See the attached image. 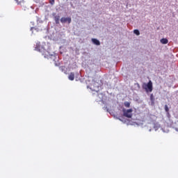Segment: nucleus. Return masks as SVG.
<instances>
[{
    "mask_svg": "<svg viewBox=\"0 0 178 178\" xmlns=\"http://www.w3.org/2000/svg\"><path fill=\"white\" fill-rule=\"evenodd\" d=\"M45 51L42 54V55L46 58L47 59H53V60H55V54H51L49 51H47L45 49H44V47L41 46L40 43L36 44V47H35V51H38V52H42V51Z\"/></svg>",
    "mask_w": 178,
    "mask_h": 178,
    "instance_id": "nucleus-1",
    "label": "nucleus"
},
{
    "mask_svg": "<svg viewBox=\"0 0 178 178\" xmlns=\"http://www.w3.org/2000/svg\"><path fill=\"white\" fill-rule=\"evenodd\" d=\"M88 88H90L91 91H95V92H98L99 91V83L98 82H95L92 81V83L87 86Z\"/></svg>",
    "mask_w": 178,
    "mask_h": 178,
    "instance_id": "nucleus-2",
    "label": "nucleus"
},
{
    "mask_svg": "<svg viewBox=\"0 0 178 178\" xmlns=\"http://www.w3.org/2000/svg\"><path fill=\"white\" fill-rule=\"evenodd\" d=\"M142 87L145 90L146 92H152L153 87L152 81H149L147 83H144Z\"/></svg>",
    "mask_w": 178,
    "mask_h": 178,
    "instance_id": "nucleus-3",
    "label": "nucleus"
},
{
    "mask_svg": "<svg viewBox=\"0 0 178 178\" xmlns=\"http://www.w3.org/2000/svg\"><path fill=\"white\" fill-rule=\"evenodd\" d=\"M122 112H123V116H124L125 118H128L129 119H131V118L133 117V109L132 108H129L127 110H126L125 108H123Z\"/></svg>",
    "mask_w": 178,
    "mask_h": 178,
    "instance_id": "nucleus-4",
    "label": "nucleus"
},
{
    "mask_svg": "<svg viewBox=\"0 0 178 178\" xmlns=\"http://www.w3.org/2000/svg\"><path fill=\"white\" fill-rule=\"evenodd\" d=\"M62 24H70L72 23V17H62L60 19Z\"/></svg>",
    "mask_w": 178,
    "mask_h": 178,
    "instance_id": "nucleus-5",
    "label": "nucleus"
},
{
    "mask_svg": "<svg viewBox=\"0 0 178 178\" xmlns=\"http://www.w3.org/2000/svg\"><path fill=\"white\" fill-rule=\"evenodd\" d=\"M51 15L53 16L55 24L57 26H59V24H60V16L59 15V14L56 15V13H53Z\"/></svg>",
    "mask_w": 178,
    "mask_h": 178,
    "instance_id": "nucleus-6",
    "label": "nucleus"
},
{
    "mask_svg": "<svg viewBox=\"0 0 178 178\" xmlns=\"http://www.w3.org/2000/svg\"><path fill=\"white\" fill-rule=\"evenodd\" d=\"M33 1L38 5V8H42L45 5V1L44 0H33Z\"/></svg>",
    "mask_w": 178,
    "mask_h": 178,
    "instance_id": "nucleus-7",
    "label": "nucleus"
},
{
    "mask_svg": "<svg viewBox=\"0 0 178 178\" xmlns=\"http://www.w3.org/2000/svg\"><path fill=\"white\" fill-rule=\"evenodd\" d=\"M49 40H52L53 41H59V35L53 33L48 36Z\"/></svg>",
    "mask_w": 178,
    "mask_h": 178,
    "instance_id": "nucleus-8",
    "label": "nucleus"
},
{
    "mask_svg": "<svg viewBox=\"0 0 178 178\" xmlns=\"http://www.w3.org/2000/svg\"><path fill=\"white\" fill-rule=\"evenodd\" d=\"M92 44H94V45H97V46L101 45V42L99 41V40L97 38H92Z\"/></svg>",
    "mask_w": 178,
    "mask_h": 178,
    "instance_id": "nucleus-9",
    "label": "nucleus"
},
{
    "mask_svg": "<svg viewBox=\"0 0 178 178\" xmlns=\"http://www.w3.org/2000/svg\"><path fill=\"white\" fill-rule=\"evenodd\" d=\"M160 42H161L163 45H165V44H168L169 42V40L168 38H163L160 40Z\"/></svg>",
    "mask_w": 178,
    "mask_h": 178,
    "instance_id": "nucleus-10",
    "label": "nucleus"
},
{
    "mask_svg": "<svg viewBox=\"0 0 178 178\" xmlns=\"http://www.w3.org/2000/svg\"><path fill=\"white\" fill-rule=\"evenodd\" d=\"M61 70L65 73V74H67L69 72H70V68L64 67V68H62Z\"/></svg>",
    "mask_w": 178,
    "mask_h": 178,
    "instance_id": "nucleus-11",
    "label": "nucleus"
},
{
    "mask_svg": "<svg viewBox=\"0 0 178 178\" xmlns=\"http://www.w3.org/2000/svg\"><path fill=\"white\" fill-rule=\"evenodd\" d=\"M69 80H71V81H73L74 80V73L71 72L68 76Z\"/></svg>",
    "mask_w": 178,
    "mask_h": 178,
    "instance_id": "nucleus-12",
    "label": "nucleus"
},
{
    "mask_svg": "<svg viewBox=\"0 0 178 178\" xmlns=\"http://www.w3.org/2000/svg\"><path fill=\"white\" fill-rule=\"evenodd\" d=\"M68 67H77V63L74 61H72V64H69Z\"/></svg>",
    "mask_w": 178,
    "mask_h": 178,
    "instance_id": "nucleus-13",
    "label": "nucleus"
},
{
    "mask_svg": "<svg viewBox=\"0 0 178 178\" xmlns=\"http://www.w3.org/2000/svg\"><path fill=\"white\" fill-rule=\"evenodd\" d=\"M134 34H135L136 35H140V30L134 29Z\"/></svg>",
    "mask_w": 178,
    "mask_h": 178,
    "instance_id": "nucleus-14",
    "label": "nucleus"
},
{
    "mask_svg": "<svg viewBox=\"0 0 178 178\" xmlns=\"http://www.w3.org/2000/svg\"><path fill=\"white\" fill-rule=\"evenodd\" d=\"M124 105L125 108H129V107L130 106V102H125L124 103Z\"/></svg>",
    "mask_w": 178,
    "mask_h": 178,
    "instance_id": "nucleus-15",
    "label": "nucleus"
},
{
    "mask_svg": "<svg viewBox=\"0 0 178 178\" xmlns=\"http://www.w3.org/2000/svg\"><path fill=\"white\" fill-rule=\"evenodd\" d=\"M34 30H35L37 32L38 31H42V29H40V28L35 26Z\"/></svg>",
    "mask_w": 178,
    "mask_h": 178,
    "instance_id": "nucleus-16",
    "label": "nucleus"
},
{
    "mask_svg": "<svg viewBox=\"0 0 178 178\" xmlns=\"http://www.w3.org/2000/svg\"><path fill=\"white\" fill-rule=\"evenodd\" d=\"M50 5H55V0H49Z\"/></svg>",
    "mask_w": 178,
    "mask_h": 178,
    "instance_id": "nucleus-17",
    "label": "nucleus"
},
{
    "mask_svg": "<svg viewBox=\"0 0 178 178\" xmlns=\"http://www.w3.org/2000/svg\"><path fill=\"white\" fill-rule=\"evenodd\" d=\"M165 112H169V107H168V105L165 106Z\"/></svg>",
    "mask_w": 178,
    "mask_h": 178,
    "instance_id": "nucleus-18",
    "label": "nucleus"
},
{
    "mask_svg": "<svg viewBox=\"0 0 178 178\" xmlns=\"http://www.w3.org/2000/svg\"><path fill=\"white\" fill-rule=\"evenodd\" d=\"M70 5L71 6V7H72V9H74L75 7H74V6L73 5V3H72V2H70Z\"/></svg>",
    "mask_w": 178,
    "mask_h": 178,
    "instance_id": "nucleus-19",
    "label": "nucleus"
},
{
    "mask_svg": "<svg viewBox=\"0 0 178 178\" xmlns=\"http://www.w3.org/2000/svg\"><path fill=\"white\" fill-rule=\"evenodd\" d=\"M150 99H151V101H154V95H150Z\"/></svg>",
    "mask_w": 178,
    "mask_h": 178,
    "instance_id": "nucleus-20",
    "label": "nucleus"
},
{
    "mask_svg": "<svg viewBox=\"0 0 178 178\" xmlns=\"http://www.w3.org/2000/svg\"><path fill=\"white\" fill-rule=\"evenodd\" d=\"M33 30H34V26L31 27L30 31H31L32 34H33L34 31H33Z\"/></svg>",
    "mask_w": 178,
    "mask_h": 178,
    "instance_id": "nucleus-21",
    "label": "nucleus"
},
{
    "mask_svg": "<svg viewBox=\"0 0 178 178\" xmlns=\"http://www.w3.org/2000/svg\"><path fill=\"white\" fill-rule=\"evenodd\" d=\"M19 5H22V3H24V0H21L19 1Z\"/></svg>",
    "mask_w": 178,
    "mask_h": 178,
    "instance_id": "nucleus-22",
    "label": "nucleus"
},
{
    "mask_svg": "<svg viewBox=\"0 0 178 178\" xmlns=\"http://www.w3.org/2000/svg\"><path fill=\"white\" fill-rule=\"evenodd\" d=\"M55 66H60V63H56L55 61Z\"/></svg>",
    "mask_w": 178,
    "mask_h": 178,
    "instance_id": "nucleus-23",
    "label": "nucleus"
},
{
    "mask_svg": "<svg viewBox=\"0 0 178 178\" xmlns=\"http://www.w3.org/2000/svg\"><path fill=\"white\" fill-rule=\"evenodd\" d=\"M37 22H39V23H42V20H40V18H38V19H37Z\"/></svg>",
    "mask_w": 178,
    "mask_h": 178,
    "instance_id": "nucleus-24",
    "label": "nucleus"
},
{
    "mask_svg": "<svg viewBox=\"0 0 178 178\" xmlns=\"http://www.w3.org/2000/svg\"><path fill=\"white\" fill-rule=\"evenodd\" d=\"M15 2H17V5H20V3H19V0H15Z\"/></svg>",
    "mask_w": 178,
    "mask_h": 178,
    "instance_id": "nucleus-25",
    "label": "nucleus"
},
{
    "mask_svg": "<svg viewBox=\"0 0 178 178\" xmlns=\"http://www.w3.org/2000/svg\"><path fill=\"white\" fill-rule=\"evenodd\" d=\"M60 67H65V66H60Z\"/></svg>",
    "mask_w": 178,
    "mask_h": 178,
    "instance_id": "nucleus-26",
    "label": "nucleus"
}]
</instances>
